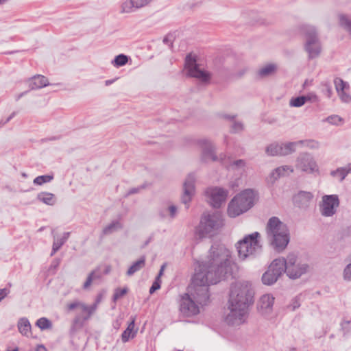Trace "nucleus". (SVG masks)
Listing matches in <instances>:
<instances>
[{
    "mask_svg": "<svg viewBox=\"0 0 351 351\" xmlns=\"http://www.w3.org/2000/svg\"><path fill=\"white\" fill-rule=\"evenodd\" d=\"M197 263L188 291L196 302L206 305L210 299L209 285H216L232 276L233 261L231 252L223 245L214 243L206 258Z\"/></svg>",
    "mask_w": 351,
    "mask_h": 351,
    "instance_id": "obj_1",
    "label": "nucleus"
},
{
    "mask_svg": "<svg viewBox=\"0 0 351 351\" xmlns=\"http://www.w3.org/2000/svg\"><path fill=\"white\" fill-rule=\"evenodd\" d=\"M254 291L248 282L232 285L229 298L230 313L226 317L228 325L237 326L245 322L248 308L254 302Z\"/></svg>",
    "mask_w": 351,
    "mask_h": 351,
    "instance_id": "obj_2",
    "label": "nucleus"
},
{
    "mask_svg": "<svg viewBox=\"0 0 351 351\" xmlns=\"http://www.w3.org/2000/svg\"><path fill=\"white\" fill-rule=\"evenodd\" d=\"M267 239L273 249L280 253L283 252L290 241L287 226L277 217H271L265 228Z\"/></svg>",
    "mask_w": 351,
    "mask_h": 351,
    "instance_id": "obj_3",
    "label": "nucleus"
},
{
    "mask_svg": "<svg viewBox=\"0 0 351 351\" xmlns=\"http://www.w3.org/2000/svg\"><path fill=\"white\" fill-rule=\"evenodd\" d=\"M223 226V220L220 213H204L199 224L195 227V237L196 239L202 240L207 237L214 236Z\"/></svg>",
    "mask_w": 351,
    "mask_h": 351,
    "instance_id": "obj_4",
    "label": "nucleus"
},
{
    "mask_svg": "<svg viewBox=\"0 0 351 351\" xmlns=\"http://www.w3.org/2000/svg\"><path fill=\"white\" fill-rule=\"evenodd\" d=\"M255 194L252 189H245L236 195L228 203L227 213L234 218L247 212L254 204Z\"/></svg>",
    "mask_w": 351,
    "mask_h": 351,
    "instance_id": "obj_5",
    "label": "nucleus"
},
{
    "mask_svg": "<svg viewBox=\"0 0 351 351\" xmlns=\"http://www.w3.org/2000/svg\"><path fill=\"white\" fill-rule=\"evenodd\" d=\"M261 234L254 232L247 234L243 239L239 241L235 246L240 259L245 260L249 256L255 257L262 251V245L260 243Z\"/></svg>",
    "mask_w": 351,
    "mask_h": 351,
    "instance_id": "obj_6",
    "label": "nucleus"
},
{
    "mask_svg": "<svg viewBox=\"0 0 351 351\" xmlns=\"http://www.w3.org/2000/svg\"><path fill=\"white\" fill-rule=\"evenodd\" d=\"M300 29L306 38L304 48L308 53V59L317 58L322 52V45L315 27L304 25L301 26Z\"/></svg>",
    "mask_w": 351,
    "mask_h": 351,
    "instance_id": "obj_7",
    "label": "nucleus"
},
{
    "mask_svg": "<svg viewBox=\"0 0 351 351\" xmlns=\"http://www.w3.org/2000/svg\"><path fill=\"white\" fill-rule=\"evenodd\" d=\"M282 262V273H286L291 279H298L306 274L309 267L306 263H297L298 256L293 254H288L287 258H279Z\"/></svg>",
    "mask_w": 351,
    "mask_h": 351,
    "instance_id": "obj_8",
    "label": "nucleus"
},
{
    "mask_svg": "<svg viewBox=\"0 0 351 351\" xmlns=\"http://www.w3.org/2000/svg\"><path fill=\"white\" fill-rule=\"evenodd\" d=\"M340 205L339 196L335 194L324 195L319 204L321 215L325 217H332Z\"/></svg>",
    "mask_w": 351,
    "mask_h": 351,
    "instance_id": "obj_9",
    "label": "nucleus"
},
{
    "mask_svg": "<svg viewBox=\"0 0 351 351\" xmlns=\"http://www.w3.org/2000/svg\"><path fill=\"white\" fill-rule=\"evenodd\" d=\"M80 307L82 313H86L85 315H77L73 321V328H82L85 321L88 320L91 315L96 309V304L92 306H87L84 303L75 301L67 305L69 311H73L75 308Z\"/></svg>",
    "mask_w": 351,
    "mask_h": 351,
    "instance_id": "obj_10",
    "label": "nucleus"
},
{
    "mask_svg": "<svg viewBox=\"0 0 351 351\" xmlns=\"http://www.w3.org/2000/svg\"><path fill=\"white\" fill-rule=\"evenodd\" d=\"M282 265L280 258L274 259L262 276L263 283L268 286L274 284L283 274Z\"/></svg>",
    "mask_w": 351,
    "mask_h": 351,
    "instance_id": "obj_11",
    "label": "nucleus"
},
{
    "mask_svg": "<svg viewBox=\"0 0 351 351\" xmlns=\"http://www.w3.org/2000/svg\"><path fill=\"white\" fill-rule=\"evenodd\" d=\"M206 196L208 198L210 205L215 208L221 207L228 195V191L221 187H210L205 191Z\"/></svg>",
    "mask_w": 351,
    "mask_h": 351,
    "instance_id": "obj_12",
    "label": "nucleus"
},
{
    "mask_svg": "<svg viewBox=\"0 0 351 351\" xmlns=\"http://www.w3.org/2000/svg\"><path fill=\"white\" fill-rule=\"evenodd\" d=\"M295 167L306 173L319 172L318 165L313 156L308 153H301L297 158Z\"/></svg>",
    "mask_w": 351,
    "mask_h": 351,
    "instance_id": "obj_13",
    "label": "nucleus"
},
{
    "mask_svg": "<svg viewBox=\"0 0 351 351\" xmlns=\"http://www.w3.org/2000/svg\"><path fill=\"white\" fill-rule=\"evenodd\" d=\"M199 143L203 146L201 160L204 162H208L209 161H218L220 160L221 163L224 162L226 155L221 154L219 156H217L215 153V147L213 143L206 139H202L199 141Z\"/></svg>",
    "mask_w": 351,
    "mask_h": 351,
    "instance_id": "obj_14",
    "label": "nucleus"
},
{
    "mask_svg": "<svg viewBox=\"0 0 351 351\" xmlns=\"http://www.w3.org/2000/svg\"><path fill=\"white\" fill-rule=\"evenodd\" d=\"M195 175L194 173H190L187 175L183 183V193L181 196V202L186 206V208L189 207V203L192 200L195 193Z\"/></svg>",
    "mask_w": 351,
    "mask_h": 351,
    "instance_id": "obj_15",
    "label": "nucleus"
},
{
    "mask_svg": "<svg viewBox=\"0 0 351 351\" xmlns=\"http://www.w3.org/2000/svg\"><path fill=\"white\" fill-rule=\"evenodd\" d=\"M296 143L289 142L287 143H274L268 145L265 149L267 155L275 156H287L295 152V146Z\"/></svg>",
    "mask_w": 351,
    "mask_h": 351,
    "instance_id": "obj_16",
    "label": "nucleus"
},
{
    "mask_svg": "<svg viewBox=\"0 0 351 351\" xmlns=\"http://www.w3.org/2000/svg\"><path fill=\"white\" fill-rule=\"evenodd\" d=\"M180 311L185 317H192L199 313V306L189 293H184L180 300Z\"/></svg>",
    "mask_w": 351,
    "mask_h": 351,
    "instance_id": "obj_17",
    "label": "nucleus"
},
{
    "mask_svg": "<svg viewBox=\"0 0 351 351\" xmlns=\"http://www.w3.org/2000/svg\"><path fill=\"white\" fill-rule=\"evenodd\" d=\"M313 194L309 191H300L293 197V202L295 206L301 209H307L313 199Z\"/></svg>",
    "mask_w": 351,
    "mask_h": 351,
    "instance_id": "obj_18",
    "label": "nucleus"
},
{
    "mask_svg": "<svg viewBox=\"0 0 351 351\" xmlns=\"http://www.w3.org/2000/svg\"><path fill=\"white\" fill-rule=\"evenodd\" d=\"M187 76L195 77L202 82L207 83L210 81L211 75L208 71L201 69L199 65H193L191 66L187 71Z\"/></svg>",
    "mask_w": 351,
    "mask_h": 351,
    "instance_id": "obj_19",
    "label": "nucleus"
},
{
    "mask_svg": "<svg viewBox=\"0 0 351 351\" xmlns=\"http://www.w3.org/2000/svg\"><path fill=\"white\" fill-rule=\"evenodd\" d=\"M275 298L270 294H265L261 297L257 309L262 314L269 313L271 311Z\"/></svg>",
    "mask_w": 351,
    "mask_h": 351,
    "instance_id": "obj_20",
    "label": "nucleus"
},
{
    "mask_svg": "<svg viewBox=\"0 0 351 351\" xmlns=\"http://www.w3.org/2000/svg\"><path fill=\"white\" fill-rule=\"evenodd\" d=\"M49 84L48 79L42 75H36L29 80V87L31 90L42 88Z\"/></svg>",
    "mask_w": 351,
    "mask_h": 351,
    "instance_id": "obj_21",
    "label": "nucleus"
},
{
    "mask_svg": "<svg viewBox=\"0 0 351 351\" xmlns=\"http://www.w3.org/2000/svg\"><path fill=\"white\" fill-rule=\"evenodd\" d=\"M135 326V317H131V321L129 323L127 328L123 332L121 335V340L123 343L128 342L130 339L135 337L138 329H134Z\"/></svg>",
    "mask_w": 351,
    "mask_h": 351,
    "instance_id": "obj_22",
    "label": "nucleus"
},
{
    "mask_svg": "<svg viewBox=\"0 0 351 351\" xmlns=\"http://www.w3.org/2000/svg\"><path fill=\"white\" fill-rule=\"evenodd\" d=\"M277 70L276 65L274 64H269L265 66L260 69L256 73L257 79H263L274 75Z\"/></svg>",
    "mask_w": 351,
    "mask_h": 351,
    "instance_id": "obj_23",
    "label": "nucleus"
},
{
    "mask_svg": "<svg viewBox=\"0 0 351 351\" xmlns=\"http://www.w3.org/2000/svg\"><path fill=\"white\" fill-rule=\"evenodd\" d=\"M288 171L289 173L293 172V169L291 166H281L274 169L273 171L270 173V176L274 180H276L280 177L289 175Z\"/></svg>",
    "mask_w": 351,
    "mask_h": 351,
    "instance_id": "obj_24",
    "label": "nucleus"
},
{
    "mask_svg": "<svg viewBox=\"0 0 351 351\" xmlns=\"http://www.w3.org/2000/svg\"><path fill=\"white\" fill-rule=\"evenodd\" d=\"M37 199L49 206H53L56 202V198L53 193L41 192L37 195Z\"/></svg>",
    "mask_w": 351,
    "mask_h": 351,
    "instance_id": "obj_25",
    "label": "nucleus"
},
{
    "mask_svg": "<svg viewBox=\"0 0 351 351\" xmlns=\"http://www.w3.org/2000/svg\"><path fill=\"white\" fill-rule=\"evenodd\" d=\"M351 172V163L348 164V166L343 167L337 168L336 170L332 171L330 175L332 177H337L339 178V181L342 182L348 173Z\"/></svg>",
    "mask_w": 351,
    "mask_h": 351,
    "instance_id": "obj_26",
    "label": "nucleus"
},
{
    "mask_svg": "<svg viewBox=\"0 0 351 351\" xmlns=\"http://www.w3.org/2000/svg\"><path fill=\"white\" fill-rule=\"evenodd\" d=\"M145 256H142L137 261L133 263V264L129 267L126 274L129 276H132L134 273L138 271L145 265Z\"/></svg>",
    "mask_w": 351,
    "mask_h": 351,
    "instance_id": "obj_27",
    "label": "nucleus"
},
{
    "mask_svg": "<svg viewBox=\"0 0 351 351\" xmlns=\"http://www.w3.org/2000/svg\"><path fill=\"white\" fill-rule=\"evenodd\" d=\"M18 329L23 335L28 336L31 332V324L29 320L25 317L21 318L18 322Z\"/></svg>",
    "mask_w": 351,
    "mask_h": 351,
    "instance_id": "obj_28",
    "label": "nucleus"
},
{
    "mask_svg": "<svg viewBox=\"0 0 351 351\" xmlns=\"http://www.w3.org/2000/svg\"><path fill=\"white\" fill-rule=\"evenodd\" d=\"M102 276V274L100 271V267H97L96 269L93 270L88 276L86 280L84 283L83 288L84 289H88L92 283L93 280L99 279Z\"/></svg>",
    "mask_w": 351,
    "mask_h": 351,
    "instance_id": "obj_29",
    "label": "nucleus"
},
{
    "mask_svg": "<svg viewBox=\"0 0 351 351\" xmlns=\"http://www.w3.org/2000/svg\"><path fill=\"white\" fill-rule=\"evenodd\" d=\"M339 24L345 29L351 36V19L345 14H339Z\"/></svg>",
    "mask_w": 351,
    "mask_h": 351,
    "instance_id": "obj_30",
    "label": "nucleus"
},
{
    "mask_svg": "<svg viewBox=\"0 0 351 351\" xmlns=\"http://www.w3.org/2000/svg\"><path fill=\"white\" fill-rule=\"evenodd\" d=\"M122 226L119 221H113L110 224L106 226L102 230L103 234L107 235L110 234L112 232L121 229Z\"/></svg>",
    "mask_w": 351,
    "mask_h": 351,
    "instance_id": "obj_31",
    "label": "nucleus"
},
{
    "mask_svg": "<svg viewBox=\"0 0 351 351\" xmlns=\"http://www.w3.org/2000/svg\"><path fill=\"white\" fill-rule=\"evenodd\" d=\"M310 98L308 96H299L291 99L289 104L293 107H300L303 106Z\"/></svg>",
    "mask_w": 351,
    "mask_h": 351,
    "instance_id": "obj_32",
    "label": "nucleus"
},
{
    "mask_svg": "<svg viewBox=\"0 0 351 351\" xmlns=\"http://www.w3.org/2000/svg\"><path fill=\"white\" fill-rule=\"evenodd\" d=\"M128 62V57L125 54H119L115 56L114 59L112 61V64L116 67H119L125 65Z\"/></svg>",
    "mask_w": 351,
    "mask_h": 351,
    "instance_id": "obj_33",
    "label": "nucleus"
},
{
    "mask_svg": "<svg viewBox=\"0 0 351 351\" xmlns=\"http://www.w3.org/2000/svg\"><path fill=\"white\" fill-rule=\"evenodd\" d=\"M36 325L42 330L49 329L52 327L51 322L46 317H41L36 321Z\"/></svg>",
    "mask_w": 351,
    "mask_h": 351,
    "instance_id": "obj_34",
    "label": "nucleus"
},
{
    "mask_svg": "<svg viewBox=\"0 0 351 351\" xmlns=\"http://www.w3.org/2000/svg\"><path fill=\"white\" fill-rule=\"evenodd\" d=\"M53 179V176L51 175H43L34 178L33 182L34 184L42 185L45 183L51 182Z\"/></svg>",
    "mask_w": 351,
    "mask_h": 351,
    "instance_id": "obj_35",
    "label": "nucleus"
},
{
    "mask_svg": "<svg viewBox=\"0 0 351 351\" xmlns=\"http://www.w3.org/2000/svg\"><path fill=\"white\" fill-rule=\"evenodd\" d=\"M136 10L132 0L125 1L121 5V13H130Z\"/></svg>",
    "mask_w": 351,
    "mask_h": 351,
    "instance_id": "obj_36",
    "label": "nucleus"
},
{
    "mask_svg": "<svg viewBox=\"0 0 351 351\" xmlns=\"http://www.w3.org/2000/svg\"><path fill=\"white\" fill-rule=\"evenodd\" d=\"M128 289L127 287H124L123 289H116L112 296V300L116 302L117 300L124 296L128 293Z\"/></svg>",
    "mask_w": 351,
    "mask_h": 351,
    "instance_id": "obj_37",
    "label": "nucleus"
},
{
    "mask_svg": "<svg viewBox=\"0 0 351 351\" xmlns=\"http://www.w3.org/2000/svg\"><path fill=\"white\" fill-rule=\"evenodd\" d=\"M193 65H197L196 63V59L191 54H188L185 59V67L187 69V71H189V68Z\"/></svg>",
    "mask_w": 351,
    "mask_h": 351,
    "instance_id": "obj_38",
    "label": "nucleus"
},
{
    "mask_svg": "<svg viewBox=\"0 0 351 351\" xmlns=\"http://www.w3.org/2000/svg\"><path fill=\"white\" fill-rule=\"evenodd\" d=\"M335 84L336 90L338 93L344 91L346 83L344 81H343L341 78H336L335 80Z\"/></svg>",
    "mask_w": 351,
    "mask_h": 351,
    "instance_id": "obj_39",
    "label": "nucleus"
},
{
    "mask_svg": "<svg viewBox=\"0 0 351 351\" xmlns=\"http://www.w3.org/2000/svg\"><path fill=\"white\" fill-rule=\"evenodd\" d=\"M326 121L332 125H338L339 122L343 121L342 118L338 115L334 114L329 116L326 119Z\"/></svg>",
    "mask_w": 351,
    "mask_h": 351,
    "instance_id": "obj_40",
    "label": "nucleus"
},
{
    "mask_svg": "<svg viewBox=\"0 0 351 351\" xmlns=\"http://www.w3.org/2000/svg\"><path fill=\"white\" fill-rule=\"evenodd\" d=\"M300 306V297L296 296L291 300V302L290 304L287 306V308H290L291 311H295Z\"/></svg>",
    "mask_w": 351,
    "mask_h": 351,
    "instance_id": "obj_41",
    "label": "nucleus"
},
{
    "mask_svg": "<svg viewBox=\"0 0 351 351\" xmlns=\"http://www.w3.org/2000/svg\"><path fill=\"white\" fill-rule=\"evenodd\" d=\"M343 279L345 280H351V262L348 263L343 269Z\"/></svg>",
    "mask_w": 351,
    "mask_h": 351,
    "instance_id": "obj_42",
    "label": "nucleus"
},
{
    "mask_svg": "<svg viewBox=\"0 0 351 351\" xmlns=\"http://www.w3.org/2000/svg\"><path fill=\"white\" fill-rule=\"evenodd\" d=\"M243 130V125L241 122L234 121L231 127V132L237 133Z\"/></svg>",
    "mask_w": 351,
    "mask_h": 351,
    "instance_id": "obj_43",
    "label": "nucleus"
},
{
    "mask_svg": "<svg viewBox=\"0 0 351 351\" xmlns=\"http://www.w3.org/2000/svg\"><path fill=\"white\" fill-rule=\"evenodd\" d=\"M161 286V280H156L153 282L152 287L149 289V293L150 294L154 293L156 290L159 289Z\"/></svg>",
    "mask_w": 351,
    "mask_h": 351,
    "instance_id": "obj_44",
    "label": "nucleus"
},
{
    "mask_svg": "<svg viewBox=\"0 0 351 351\" xmlns=\"http://www.w3.org/2000/svg\"><path fill=\"white\" fill-rule=\"evenodd\" d=\"M145 184H143L138 187H134V188H132L130 189L127 194H126V196H129V195H133V194H136V193H138L141 191V190L145 189Z\"/></svg>",
    "mask_w": 351,
    "mask_h": 351,
    "instance_id": "obj_45",
    "label": "nucleus"
},
{
    "mask_svg": "<svg viewBox=\"0 0 351 351\" xmlns=\"http://www.w3.org/2000/svg\"><path fill=\"white\" fill-rule=\"evenodd\" d=\"M247 71V68H243V69H240L238 72L233 73L232 75V77H233L234 79L241 78L246 73Z\"/></svg>",
    "mask_w": 351,
    "mask_h": 351,
    "instance_id": "obj_46",
    "label": "nucleus"
},
{
    "mask_svg": "<svg viewBox=\"0 0 351 351\" xmlns=\"http://www.w3.org/2000/svg\"><path fill=\"white\" fill-rule=\"evenodd\" d=\"M60 263H61V258H54L51 263V265L49 267V270L57 269V268L59 267Z\"/></svg>",
    "mask_w": 351,
    "mask_h": 351,
    "instance_id": "obj_47",
    "label": "nucleus"
},
{
    "mask_svg": "<svg viewBox=\"0 0 351 351\" xmlns=\"http://www.w3.org/2000/svg\"><path fill=\"white\" fill-rule=\"evenodd\" d=\"M168 210L169 212V216L171 219H173L177 215L178 208L174 205H171L168 207Z\"/></svg>",
    "mask_w": 351,
    "mask_h": 351,
    "instance_id": "obj_48",
    "label": "nucleus"
},
{
    "mask_svg": "<svg viewBox=\"0 0 351 351\" xmlns=\"http://www.w3.org/2000/svg\"><path fill=\"white\" fill-rule=\"evenodd\" d=\"M338 93L339 94V96L343 102L348 103L351 101V96L349 94L345 93L344 91Z\"/></svg>",
    "mask_w": 351,
    "mask_h": 351,
    "instance_id": "obj_49",
    "label": "nucleus"
},
{
    "mask_svg": "<svg viewBox=\"0 0 351 351\" xmlns=\"http://www.w3.org/2000/svg\"><path fill=\"white\" fill-rule=\"evenodd\" d=\"M231 165L234 166L236 167V169H240V168L245 167V160H243L242 159H239V160L233 161V162L231 164Z\"/></svg>",
    "mask_w": 351,
    "mask_h": 351,
    "instance_id": "obj_50",
    "label": "nucleus"
},
{
    "mask_svg": "<svg viewBox=\"0 0 351 351\" xmlns=\"http://www.w3.org/2000/svg\"><path fill=\"white\" fill-rule=\"evenodd\" d=\"M53 246L56 248L60 250L61 247L65 243L64 241H62L60 238V239H56L55 237H53Z\"/></svg>",
    "mask_w": 351,
    "mask_h": 351,
    "instance_id": "obj_51",
    "label": "nucleus"
},
{
    "mask_svg": "<svg viewBox=\"0 0 351 351\" xmlns=\"http://www.w3.org/2000/svg\"><path fill=\"white\" fill-rule=\"evenodd\" d=\"M172 35L171 34H167L166 36H165V38H163V43L166 45H169L172 47L173 46V40L171 39L172 38Z\"/></svg>",
    "mask_w": 351,
    "mask_h": 351,
    "instance_id": "obj_52",
    "label": "nucleus"
},
{
    "mask_svg": "<svg viewBox=\"0 0 351 351\" xmlns=\"http://www.w3.org/2000/svg\"><path fill=\"white\" fill-rule=\"evenodd\" d=\"M10 293V290L4 288V289H0V302L5 298L8 294Z\"/></svg>",
    "mask_w": 351,
    "mask_h": 351,
    "instance_id": "obj_53",
    "label": "nucleus"
},
{
    "mask_svg": "<svg viewBox=\"0 0 351 351\" xmlns=\"http://www.w3.org/2000/svg\"><path fill=\"white\" fill-rule=\"evenodd\" d=\"M60 138V136H51V137L48 138L42 139V141L43 142H46L47 141H56V140H59Z\"/></svg>",
    "mask_w": 351,
    "mask_h": 351,
    "instance_id": "obj_54",
    "label": "nucleus"
},
{
    "mask_svg": "<svg viewBox=\"0 0 351 351\" xmlns=\"http://www.w3.org/2000/svg\"><path fill=\"white\" fill-rule=\"evenodd\" d=\"M36 351H47V350L44 345L39 344L36 346Z\"/></svg>",
    "mask_w": 351,
    "mask_h": 351,
    "instance_id": "obj_55",
    "label": "nucleus"
},
{
    "mask_svg": "<svg viewBox=\"0 0 351 351\" xmlns=\"http://www.w3.org/2000/svg\"><path fill=\"white\" fill-rule=\"evenodd\" d=\"M70 236V232H66L63 234V236L60 238L62 241H64V243L68 240L69 237Z\"/></svg>",
    "mask_w": 351,
    "mask_h": 351,
    "instance_id": "obj_56",
    "label": "nucleus"
},
{
    "mask_svg": "<svg viewBox=\"0 0 351 351\" xmlns=\"http://www.w3.org/2000/svg\"><path fill=\"white\" fill-rule=\"evenodd\" d=\"M237 116L236 115H229V114H223L222 117L229 120H234Z\"/></svg>",
    "mask_w": 351,
    "mask_h": 351,
    "instance_id": "obj_57",
    "label": "nucleus"
},
{
    "mask_svg": "<svg viewBox=\"0 0 351 351\" xmlns=\"http://www.w3.org/2000/svg\"><path fill=\"white\" fill-rule=\"evenodd\" d=\"M16 114V112H13L7 119L4 121L3 123H7L9 122L15 115Z\"/></svg>",
    "mask_w": 351,
    "mask_h": 351,
    "instance_id": "obj_58",
    "label": "nucleus"
},
{
    "mask_svg": "<svg viewBox=\"0 0 351 351\" xmlns=\"http://www.w3.org/2000/svg\"><path fill=\"white\" fill-rule=\"evenodd\" d=\"M111 271V267L110 265H106L104 271V274H108Z\"/></svg>",
    "mask_w": 351,
    "mask_h": 351,
    "instance_id": "obj_59",
    "label": "nucleus"
},
{
    "mask_svg": "<svg viewBox=\"0 0 351 351\" xmlns=\"http://www.w3.org/2000/svg\"><path fill=\"white\" fill-rule=\"evenodd\" d=\"M59 250L56 248L55 247L52 246V250L51 252L50 256H53Z\"/></svg>",
    "mask_w": 351,
    "mask_h": 351,
    "instance_id": "obj_60",
    "label": "nucleus"
},
{
    "mask_svg": "<svg viewBox=\"0 0 351 351\" xmlns=\"http://www.w3.org/2000/svg\"><path fill=\"white\" fill-rule=\"evenodd\" d=\"M350 324V320H348V321H343L341 324V326L343 330L345 329V327H344V324Z\"/></svg>",
    "mask_w": 351,
    "mask_h": 351,
    "instance_id": "obj_61",
    "label": "nucleus"
},
{
    "mask_svg": "<svg viewBox=\"0 0 351 351\" xmlns=\"http://www.w3.org/2000/svg\"><path fill=\"white\" fill-rule=\"evenodd\" d=\"M114 80H108L105 82V84L108 86L114 82Z\"/></svg>",
    "mask_w": 351,
    "mask_h": 351,
    "instance_id": "obj_62",
    "label": "nucleus"
},
{
    "mask_svg": "<svg viewBox=\"0 0 351 351\" xmlns=\"http://www.w3.org/2000/svg\"><path fill=\"white\" fill-rule=\"evenodd\" d=\"M163 271H159L158 276L156 278V280H160V277L162 276Z\"/></svg>",
    "mask_w": 351,
    "mask_h": 351,
    "instance_id": "obj_63",
    "label": "nucleus"
},
{
    "mask_svg": "<svg viewBox=\"0 0 351 351\" xmlns=\"http://www.w3.org/2000/svg\"><path fill=\"white\" fill-rule=\"evenodd\" d=\"M27 93V91L23 92L21 94H19L16 98V100H19L21 97L25 95Z\"/></svg>",
    "mask_w": 351,
    "mask_h": 351,
    "instance_id": "obj_64",
    "label": "nucleus"
}]
</instances>
